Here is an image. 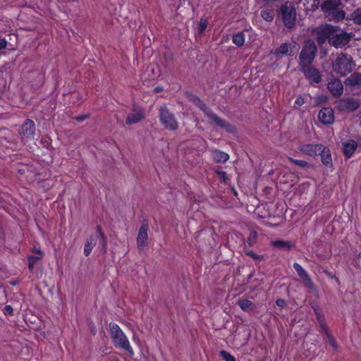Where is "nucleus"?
I'll return each instance as SVG.
<instances>
[{"label": "nucleus", "mask_w": 361, "mask_h": 361, "mask_svg": "<svg viewBox=\"0 0 361 361\" xmlns=\"http://www.w3.org/2000/svg\"><path fill=\"white\" fill-rule=\"evenodd\" d=\"M109 329L110 336L115 346L128 352L130 355H133L134 353L133 348L127 337L118 325L115 323H110Z\"/></svg>", "instance_id": "1"}, {"label": "nucleus", "mask_w": 361, "mask_h": 361, "mask_svg": "<svg viewBox=\"0 0 361 361\" xmlns=\"http://www.w3.org/2000/svg\"><path fill=\"white\" fill-rule=\"evenodd\" d=\"M317 54V47L314 41L308 39L304 41L299 54V67L312 65Z\"/></svg>", "instance_id": "2"}, {"label": "nucleus", "mask_w": 361, "mask_h": 361, "mask_svg": "<svg viewBox=\"0 0 361 361\" xmlns=\"http://www.w3.org/2000/svg\"><path fill=\"white\" fill-rule=\"evenodd\" d=\"M354 62L351 56L348 57L347 54L341 53L333 63L332 68L334 72L345 76L353 71Z\"/></svg>", "instance_id": "3"}, {"label": "nucleus", "mask_w": 361, "mask_h": 361, "mask_svg": "<svg viewBox=\"0 0 361 361\" xmlns=\"http://www.w3.org/2000/svg\"><path fill=\"white\" fill-rule=\"evenodd\" d=\"M340 31V27L338 26H334L330 24H324L315 27L313 30V34L315 35V39L319 45H322L332 37L334 32Z\"/></svg>", "instance_id": "4"}, {"label": "nucleus", "mask_w": 361, "mask_h": 361, "mask_svg": "<svg viewBox=\"0 0 361 361\" xmlns=\"http://www.w3.org/2000/svg\"><path fill=\"white\" fill-rule=\"evenodd\" d=\"M159 118L166 129L173 131L178 128V122L175 115L166 106L159 108Z\"/></svg>", "instance_id": "5"}, {"label": "nucleus", "mask_w": 361, "mask_h": 361, "mask_svg": "<svg viewBox=\"0 0 361 361\" xmlns=\"http://www.w3.org/2000/svg\"><path fill=\"white\" fill-rule=\"evenodd\" d=\"M281 12L284 25L288 29L293 28L296 20V11L294 6L292 4L288 5V3H286L281 5Z\"/></svg>", "instance_id": "6"}, {"label": "nucleus", "mask_w": 361, "mask_h": 361, "mask_svg": "<svg viewBox=\"0 0 361 361\" xmlns=\"http://www.w3.org/2000/svg\"><path fill=\"white\" fill-rule=\"evenodd\" d=\"M352 38L351 33H347L346 32H341L340 33L334 32L329 39V44L336 49L343 48V47L348 44Z\"/></svg>", "instance_id": "7"}, {"label": "nucleus", "mask_w": 361, "mask_h": 361, "mask_svg": "<svg viewBox=\"0 0 361 361\" xmlns=\"http://www.w3.org/2000/svg\"><path fill=\"white\" fill-rule=\"evenodd\" d=\"M35 133V123L31 119H26L20 126L18 131L22 142H25L27 140L33 138Z\"/></svg>", "instance_id": "8"}, {"label": "nucleus", "mask_w": 361, "mask_h": 361, "mask_svg": "<svg viewBox=\"0 0 361 361\" xmlns=\"http://www.w3.org/2000/svg\"><path fill=\"white\" fill-rule=\"evenodd\" d=\"M338 110L341 112H352L357 109L360 103L355 98H344L336 102Z\"/></svg>", "instance_id": "9"}, {"label": "nucleus", "mask_w": 361, "mask_h": 361, "mask_svg": "<svg viewBox=\"0 0 361 361\" xmlns=\"http://www.w3.org/2000/svg\"><path fill=\"white\" fill-rule=\"evenodd\" d=\"M300 71L310 83L314 82L318 84L322 81V75L319 71L312 65L301 66L300 67Z\"/></svg>", "instance_id": "10"}, {"label": "nucleus", "mask_w": 361, "mask_h": 361, "mask_svg": "<svg viewBox=\"0 0 361 361\" xmlns=\"http://www.w3.org/2000/svg\"><path fill=\"white\" fill-rule=\"evenodd\" d=\"M207 118L213 123H214L219 128L225 130L228 133H234L235 127L233 126L230 123L227 122L226 120L220 118L216 114H215L212 110L210 109L208 112L205 114Z\"/></svg>", "instance_id": "11"}, {"label": "nucleus", "mask_w": 361, "mask_h": 361, "mask_svg": "<svg viewBox=\"0 0 361 361\" xmlns=\"http://www.w3.org/2000/svg\"><path fill=\"white\" fill-rule=\"evenodd\" d=\"M293 268L296 271L298 275L301 279V280L303 282V284L305 287L314 290L315 289V285L312 282V279H310L309 274L306 272V271L298 263L295 262L293 264Z\"/></svg>", "instance_id": "12"}, {"label": "nucleus", "mask_w": 361, "mask_h": 361, "mask_svg": "<svg viewBox=\"0 0 361 361\" xmlns=\"http://www.w3.org/2000/svg\"><path fill=\"white\" fill-rule=\"evenodd\" d=\"M148 228V224L145 221L142 224L139 229L138 235L137 237V245L139 251H141L145 246L147 245Z\"/></svg>", "instance_id": "13"}, {"label": "nucleus", "mask_w": 361, "mask_h": 361, "mask_svg": "<svg viewBox=\"0 0 361 361\" xmlns=\"http://www.w3.org/2000/svg\"><path fill=\"white\" fill-rule=\"evenodd\" d=\"M132 113L129 114L126 119L127 125L139 123L145 118L144 110L140 107L134 106Z\"/></svg>", "instance_id": "14"}, {"label": "nucleus", "mask_w": 361, "mask_h": 361, "mask_svg": "<svg viewBox=\"0 0 361 361\" xmlns=\"http://www.w3.org/2000/svg\"><path fill=\"white\" fill-rule=\"evenodd\" d=\"M319 121L324 125L332 124L334 121V113L331 107H323L319 112Z\"/></svg>", "instance_id": "15"}, {"label": "nucleus", "mask_w": 361, "mask_h": 361, "mask_svg": "<svg viewBox=\"0 0 361 361\" xmlns=\"http://www.w3.org/2000/svg\"><path fill=\"white\" fill-rule=\"evenodd\" d=\"M324 149V145L322 144H305L302 145L298 147V149L309 156H316L318 154L319 149Z\"/></svg>", "instance_id": "16"}, {"label": "nucleus", "mask_w": 361, "mask_h": 361, "mask_svg": "<svg viewBox=\"0 0 361 361\" xmlns=\"http://www.w3.org/2000/svg\"><path fill=\"white\" fill-rule=\"evenodd\" d=\"M328 89L334 97H338L342 94L343 86L339 79L333 78L328 83Z\"/></svg>", "instance_id": "17"}, {"label": "nucleus", "mask_w": 361, "mask_h": 361, "mask_svg": "<svg viewBox=\"0 0 361 361\" xmlns=\"http://www.w3.org/2000/svg\"><path fill=\"white\" fill-rule=\"evenodd\" d=\"M342 4L341 0H326L321 4V9L324 12L325 16L334 11L336 8H338Z\"/></svg>", "instance_id": "18"}, {"label": "nucleus", "mask_w": 361, "mask_h": 361, "mask_svg": "<svg viewBox=\"0 0 361 361\" xmlns=\"http://www.w3.org/2000/svg\"><path fill=\"white\" fill-rule=\"evenodd\" d=\"M185 94L186 97L195 106H197L200 110H202L204 113V114H206L210 109V108H209L206 105V104L196 94H194L192 92H187Z\"/></svg>", "instance_id": "19"}, {"label": "nucleus", "mask_w": 361, "mask_h": 361, "mask_svg": "<svg viewBox=\"0 0 361 361\" xmlns=\"http://www.w3.org/2000/svg\"><path fill=\"white\" fill-rule=\"evenodd\" d=\"M271 245L280 250L290 251L295 247V243L290 240H276L270 243Z\"/></svg>", "instance_id": "20"}, {"label": "nucleus", "mask_w": 361, "mask_h": 361, "mask_svg": "<svg viewBox=\"0 0 361 361\" xmlns=\"http://www.w3.org/2000/svg\"><path fill=\"white\" fill-rule=\"evenodd\" d=\"M357 147V142L353 140H348L343 143V152L348 159L350 158Z\"/></svg>", "instance_id": "21"}, {"label": "nucleus", "mask_w": 361, "mask_h": 361, "mask_svg": "<svg viewBox=\"0 0 361 361\" xmlns=\"http://www.w3.org/2000/svg\"><path fill=\"white\" fill-rule=\"evenodd\" d=\"M271 53L276 56H283L286 54H289V56H293L291 50V44L288 43H283L281 44L279 48L271 50Z\"/></svg>", "instance_id": "22"}, {"label": "nucleus", "mask_w": 361, "mask_h": 361, "mask_svg": "<svg viewBox=\"0 0 361 361\" xmlns=\"http://www.w3.org/2000/svg\"><path fill=\"white\" fill-rule=\"evenodd\" d=\"M345 86L361 87V73L355 72L351 74L344 81Z\"/></svg>", "instance_id": "23"}, {"label": "nucleus", "mask_w": 361, "mask_h": 361, "mask_svg": "<svg viewBox=\"0 0 361 361\" xmlns=\"http://www.w3.org/2000/svg\"><path fill=\"white\" fill-rule=\"evenodd\" d=\"M318 154L321 156V160L325 166H332L331 155L329 148L324 145V149H319Z\"/></svg>", "instance_id": "24"}, {"label": "nucleus", "mask_w": 361, "mask_h": 361, "mask_svg": "<svg viewBox=\"0 0 361 361\" xmlns=\"http://www.w3.org/2000/svg\"><path fill=\"white\" fill-rule=\"evenodd\" d=\"M209 237V234L206 231L202 230L195 233L194 238L197 243V247H201L206 245V240Z\"/></svg>", "instance_id": "25"}, {"label": "nucleus", "mask_w": 361, "mask_h": 361, "mask_svg": "<svg viewBox=\"0 0 361 361\" xmlns=\"http://www.w3.org/2000/svg\"><path fill=\"white\" fill-rule=\"evenodd\" d=\"M345 12L341 9L339 6L338 8H336L329 14H326V18L329 19V20H334L338 22L342 20L345 18Z\"/></svg>", "instance_id": "26"}, {"label": "nucleus", "mask_w": 361, "mask_h": 361, "mask_svg": "<svg viewBox=\"0 0 361 361\" xmlns=\"http://www.w3.org/2000/svg\"><path fill=\"white\" fill-rule=\"evenodd\" d=\"M237 305L245 312L252 311L255 308V305L250 300L239 299Z\"/></svg>", "instance_id": "27"}, {"label": "nucleus", "mask_w": 361, "mask_h": 361, "mask_svg": "<svg viewBox=\"0 0 361 361\" xmlns=\"http://www.w3.org/2000/svg\"><path fill=\"white\" fill-rule=\"evenodd\" d=\"M213 158L216 163H225L229 159V155L220 150H215L213 152Z\"/></svg>", "instance_id": "28"}, {"label": "nucleus", "mask_w": 361, "mask_h": 361, "mask_svg": "<svg viewBox=\"0 0 361 361\" xmlns=\"http://www.w3.org/2000/svg\"><path fill=\"white\" fill-rule=\"evenodd\" d=\"M42 257L38 255H28L27 261H28V268L30 271L32 272L34 269V266L37 264L38 262L42 259Z\"/></svg>", "instance_id": "29"}, {"label": "nucleus", "mask_w": 361, "mask_h": 361, "mask_svg": "<svg viewBox=\"0 0 361 361\" xmlns=\"http://www.w3.org/2000/svg\"><path fill=\"white\" fill-rule=\"evenodd\" d=\"M233 42L238 47H241L245 42V35L242 32H238L233 35Z\"/></svg>", "instance_id": "30"}, {"label": "nucleus", "mask_w": 361, "mask_h": 361, "mask_svg": "<svg viewBox=\"0 0 361 361\" xmlns=\"http://www.w3.org/2000/svg\"><path fill=\"white\" fill-rule=\"evenodd\" d=\"M95 245L96 243L94 241L93 238L92 236L90 237V238L87 240L84 247V254L85 256H88L90 254Z\"/></svg>", "instance_id": "31"}, {"label": "nucleus", "mask_w": 361, "mask_h": 361, "mask_svg": "<svg viewBox=\"0 0 361 361\" xmlns=\"http://www.w3.org/2000/svg\"><path fill=\"white\" fill-rule=\"evenodd\" d=\"M351 18L356 24H361V8H358L351 13Z\"/></svg>", "instance_id": "32"}, {"label": "nucleus", "mask_w": 361, "mask_h": 361, "mask_svg": "<svg viewBox=\"0 0 361 361\" xmlns=\"http://www.w3.org/2000/svg\"><path fill=\"white\" fill-rule=\"evenodd\" d=\"M258 234L256 231H252L247 238V243L250 247L254 245L257 239Z\"/></svg>", "instance_id": "33"}, {"label": "nucleus", "mask_w": 361, "mask_h": 361, "mask_svg": "<svg viewBox=\"0 0 361 361\" xmlns=\"http://www.w3.org/2000/svg\"><path fill=\"white\" fill-rule=\"evenodd\" d=\"M289 161H290L292 164L300 167V168H306L309 166V164L303 160H298L295 159L292 157H288Z\"/></svg>", "instance_id": "34"}, {"label": "nucleus", "mask_w": 361, "mask_h": 361, "mask_svg": "<svg viewBox=\"0 0 361 361\" xmlns=\"http://www.w3.org/2000/svg\"><path fill=\"white\" fill-rule=\"evenodd\" d=\"M244 252L246 255L252 257L254 260H262L264 259L262 255H257L252 250H248L246 247L244 248Z\"/></svg>", "instance_id": "35"}, {"label": "nucleus", "mask_w": 361, "mask_h": 361, "mask_svg": "<svg viewBox=\"0 0 361 361\" xmlns=\"http://www.w3.org/2000/svg\"><path fill=\"white\" fill-rule=\"evenodd\" d=\"M219 355L225 361H236L235 358L226 350H221Z\"/></svg>", "instance_id": "36"}, {"label": "nucleus", "mask_w": 361, "mask_h": 361, "mask_svg": "<svg viewBox=\"0 0 361 361\" xmlns=\"http://www.w3.org/2000/svg\"><path fill=\"white\" fill-rule=\"evenodd\" d=\"M326 337L328 338L329 345L333 348L334 350H337L338 345L335 338L331 334V333H328Z\"/></svg>", "instance_id": "37"}, {"label": "nucleus", "mask_w": 361, "mask_h": 361, "mask_svg": "<svg viewBox=\"0 0 361 361\" xmlns=\"http://www.w3.org/2000/svg\"><path fill=\"white\" fill-rule=\"evenodd\" d=\"M261 16L267 22H271L274 19L273 13L270 11H262Z\"/></svg>", "instance_id": "38"}, {"label": "nucleus", "mask_w": 361, "mask_h": 361, "mask_svg": "<svg viewBox=\"0 0 361 361\" xmlns=\"http://www.w3.org/2000/svg\"><path fill=\"white\" fill-rule=\"evenodd\" d=\"M215 173L219 176V177L221 178V179L222 180L223 182H224V183L227 182L228 178L226 173L225 171H222L219 169H216Z\"/></svg>", "instance_id": "39"}, {"label": "nucleus", "mask_w": 361, "mask_h": 361, "mask_svg": "<svg viewBox=\"0 0 361 361\" xmlns=\"http://www.w3.org/2000/svg\"><path fill=\"white\" fill-rule=\"evenodd\" d=\"M99 238H100V244L102 245L104 252H106V247H107L106 238L105 235H102V236H100Z\"/></svg>", "instance_id": "40"}, {"label": "nucleus", "mask_w": 361, "mask_h": 361, "mask_svg": "<svg viewBox=\"0 0 361 361\" xmlns=\"http://www.w3.org/2000/svg\"><path fill=\"white\" fill-rule=\"evenodd\" d=\"M200 25V32L202 33L207 26V21L204 19H201L199 23Z\"/></svg>", "instance_id": "41"}, {"label": "nucleus", "mask_w": 361, "mask_h": 361, "mask_svg": "<svg viewBox=\"0 0 361 361\" xmlns=\"http://www.w3.org/2000/svg\"><path fill=\"white\" fill-rule=\"evenodd\" d=\"M314 312L319 324L322 323L323 322L325 321L324 317L322 314L318 312L316 310H314Z\"/></svg>", "instance_id": "42"}, {"label": "nucleus", "mask_w": 361, "mask_h": 361, "mask_svg": "<svg viewBox=\"0 0 361 361\" xmlns=\"http://www.w3.org/2000/svg\"><path fill=\"white\" fill-rule=\"evenodd\" d=\"M304 103V99L301 95L298 96L295 101V104L298 106H302Z\"/></svg>", "instance_id": "43"}, {"label": "nucleus", "mask_w": 361, "mask_h": 361, "mask_svg": "<svg viewBox=\"0 0 361 361\" xmlns=\"http://www.w3.org/2000/svg\"><path fill=\"white\" fill-rule=\"evenodd\" d=\"M276 304L280 307H283L286 305V302L285 300L279 298L276 300Z\"/></svg>", "instance_id": "44"}, {"label": "nucleus", "mask_w": 361, "mask_h": 361, "mask_svg": "<svg viewBox=\"0 0 361 361\" xmlns=\"http://www.w3.org/2000/svg\"><path fill=\"white\" fill-rule=\"evenodd\" d=\"M13 312V310L11 305H6V307H4V313L6 314L12 315Z\"/></svg>", "instance_id": "45"}, {"label": "nucleus", "mask_w": 361, "mask_h": 361, "mask_svg": "<svg viewBox=\"0 0 361 361\" xmlns=\"http://www.w3.org/2000/svg\"><path fill=\"white\" fill-rule=\"evenodd\" d=\"M32 252L34 253L33 255H38V256H41V257L44 256V252L39 249L36 248V247L33 248Z\"/></svg>", "instance_id": "46"}, {"label": "nucleus", "mask_w": 361, "mask_h": 361, "mask_svg": "<svg viewBox=\"0 0 361 361\" xmlns=\"http://www.w3.org/2000/svg\"><path fill=\"white\" fill-rule=\"evenodd\" d=\"M320 1H321V0H313V3L312 4V8L314 11L319 8Z\"/></svg>", "instance_id": "47"}, {"label": "nucleus", "mask_w": 361, "mask_h": 361, "mask_svg": "<svg viewBox=\"0 0 361 361\" xmlns=\"http://www.w3.org/2000/svg\"><path fill=\"white\" fill-rule=\"evenodd\" d=\"M319 324L322 329L324 330L326 335H327L328 333H330L329 331L328 330L327 325L325 321L323 322L322 323H320Z\"/></svg>", "instance_id": "48"}, {"label": "nucleus", "mask_w": 361, "mask_h": 361, "mask_svg": "<svg viewBox=\"0 0 361 361\" xmlns=\"http://www.w3.org/2000/svg\"><path fill=\"white\" fill-rule=\"evenodd\" d=\"M7 46V42L5 39L0 38V49H6Z\"/></svg>", "instance_id": "49"}, {"label": "nucleus", "mask_w": 361, "mask_h": 361, "mask_svg": "<svg viewBox=\"0 0 361 361\" xmlns=\"http://www.w3.org/2000/svg\"><path fill=\"white\" fill-rule=\"evenodd\" d=\"M87 118H88L87 115H81V116H78L75 117V120H77L78 121H82Z\"/></svg>", "instance_id": "50"}, {"label": "nucleus", "mask_w": 361, "mask_h": 361, "mask_svg": "<svg viewBox=\"0 0 361 361\" xmlns=\"http://www.w3.org/2000/svg\"><path fill=\"white\" fill-rule=\"evenodd\" d=\"M96 228H97V232L99 235V237L102 236V235H104V233H103V231L102 230L101 226L97 225Z\"/></svg>", "instance_id": "51"}, {"label": "nucleus", "mask_w": 361, "mask_h": 361, "mask_svg": "<svg viewBox=\"0 0 361 361\" xmlns=\"http://www.w3.org/2000/svg\"><path fill=\"white\" fill-rule=\"evenodd\" d=\"M162 90H163V87L161 86H158V87H155V89H154V92H161Z\"/></svg>", "instance_id": "52"}, {"label": "nucleus", "mask_w": 361, "mask_h": 361, "mask_svg": "<svg viewBox=\"0 0 361 361\" xmlns=\"http://www.w3.org/2000/svg\"><path fill=\"white\" fill-rule=\"evenodd\" d=\"M91 331L93 333V334H96V329H92Z\"/></svg>", "instance_id": "53"}, {"label": "nucleus", "mask_w": 361, "mask_h": 361, "mask_svg": "<svg viewBox=\"0 0 361 361\" xmlns=\"http://www.w3.org/2000/svg\"><path fill=\"white\" fill-rule=\"evenodd\" d=\"M357 257H358V258H359V259H361V252H360V253L358 254Z\"/></svg>", "instance_id": "54"}]
</instances>
